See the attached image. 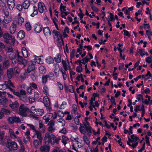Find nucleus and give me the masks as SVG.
I'll return each mask as SVG.
<instances>
[{
    "label": "nucleus",
    "instance_id": "obj_37",
    "mask_svg": "<svg viewBox=\"0 0 152 152\" xmlns=\"http://www.w3.org/2000/svg\"><path fill=\"white\" fill-rule=\"evenodd\" d=\"M58 122L60 123V125L64 126L65 124V120L62 118H60L57 120Z\"/></svg>",
    "mask_w": 152,
    "mask_h": 152
},
{
    "label": "nucleus",
    "instance_id": "obj_9",
    "mask_svg": "<svg viewBox=\"0 0 152 152\" xmlns=\"http://www.w3.org/2000/svg\"><path fill=\"white\" fill-rule=\"evenodd\" d=\"M18 61L19 64H23L25 66L27 63V61L24 59L22 56H20L19 54H18Z\"/></svg>",
    "mask_w": 152,
    "mask_h": 152
},
{
    "label": "nucleus",
    "instance_id": "obj_30",
    "mask_svg": "<svg viewBox=\"0 0 152 152\" xmlns=\"http://www.w3.org/2000/svg\"><path fill=\"white\" fill-rule=\"evenodd\" d=\"M22 52L24 57L26 58L28 56V53L26 48L24 47L23 48L22 50Z\"/></svg>",
    "mask_w": 152,
    "mask_h": 152
},
{
    "label": "nucleus",
    "instance_id": "obj_14",
    "mask_svg": "<svg viewBox=\"0 0 152 152\" xmlns=\"http://www.w3.org/2000/svg\"><path fill=\"white\" fill-rule=\"evenodd\" d=\"M47 145L42 146L40 148V151L42 152H49L50 149V146Z\"/></svg>",
    "mask_w": 152,
    "mask_h": 152
},
{
    "label": "nucleus",
    "instance_id": "obj_40",
    "mask_svg": "<svg viewBox=\"0 0 152 152\" xmlns=\"http://www.w3.org/2000/svg\"><path fill=\"white\" fill-rule=\"evenodd\" d=\"M5 50L8 53L13 52V49L10 46L6 47H5Z\"/></svg>",
    "mask_w": 152,
    "mask_h": 152
},
{
    "label": "nucleus",
    "instance_id": "obj_10",
    "mask_svg": "<svg viewBox=\"0 0 152 152\" xmlns=\"http://www.w3.org/2000/svg\"><path fill=\"white\" fill-rule=\"evenodd\" d=\"M9 57L13 64H15L16 63V55L15 52L11 53L9 55Z\"/></svg>",
    "mask_w": 152,
    "mask_h": 152
},
{
    "label": "nucleus",
    "instance_id": "obj_64",
    "mask_svg": "<svg viewBox=\"0 0 152 152\" xmlns=\"http://www.w3.org/2000/svg\"><path fill=\"white\" fill-rule=\"evenodd\" d=\"M20 152H25L24 147L23 144L20 145Z\"/></svg>",
    "mask_w": 152,
    "mask_h": 152
},
{
    "label": "nucleus",
    "instance_id": "obj_34",
    "mask_svg": "<svg viewBox=\"0 0 152 152\" xmlns=\"http://www.w3.org/2000/svg\"><path fill=\"white\" fill-rule=\"evenodd\" d=\"M66 7L65 6H63L62 3H61L60 9V10L61 11V14H64V12L66 10Z\"/></svg>",
    "mask_w": 152,
    "mask_h": 152
},
{
    "label": "nucleus",
    "instance_id": "obj_58",
    "mask_svg": "<svg viewBox=\"0 0 152 152\" xmlns=\"http://www.w3.org/2000/svg\"><path fill=\"white\" fill-rule=\"evenodd\" d=\"M33 89H32L31 88V86L28 87L27 88L26 91L27 93L29 94H31L32 93V90H33Z\"/></svg>",
    "mask_w": 152,
    "mask_h": 152
},
{
    "label": "nucleus",
    "instance_id": "obj_26",
    "mask_svg": "<svg viewBox=\"0 0 152 152\" xmlns=\"http://www.w3.org/2000/svg\"><path fill=\"white\" fill-rule=\"evenodd\" d=\"M53 65L54 67V73L56 74H58V72L60 71V68L59 67V65L57 64H54ZM57 75L58 76V75Z\"/></svg>",
    "mask_w": 152,
    "mask_h": 152
},
{
    "label": "nucleus",
    "instance_id": "obj_60",
    "mask_svg": "<svg viewBox=\"0 0 152 152\" xmlns=\"http://www.w3.org/2000/svg\"><path fill=\"white\" fill-rule=\"evenodd\" d=\"M131 137L132 139L136 142L139 139L138 137L135 136L134 134L131 135Z\"/></svg>",
    "mask_w": 152,
    "mask_h": 152
},
{
    "label": "nucleus",
    "instance_id": "obj_3",
    "mask_svg": "<svg viewBox=\"0 0 152 152\" xmlns=\"http://www.w3.org/2000/svg\"><path fill=\"white\" fill-rule=\"evenodd\" d=\"M6 146L10 151L17 150L18 148V145L17 143L14 141H12L10 139H7Z\"/></svg>",
    "mask_w": 152,
    "mask_h": 152
},
{
    "label": "nucleus",
    "instance_id": "obj_23",
    "mask_svg": "<svg viewBox=\"0 0 152 152\" xmlns=\"http://www.w3.org/2000/svg\"><path fill=\"white\" fill-rule=\"evenodd\" d=\"M43 103L46 107H49L50 104L49 99L47 96H45L43 98Z\"/></svg>",
    "mask_w": 152,
    "mask_h": 152
},
{
    "label": "nucleus",
    "instance_id": "obj_51",
    "mask_svg": "<svg viewBox=\"0 0 152 152\" xmlns=\"http://www.w3.org/2000/svg\"><path fill=\"white\" fill-rule=\"evenodd\" d=\"M43 91L45 94H48V89L46 86H44L43 87Z\"/></svg>",
    "mask_w": 152,
    "mask_h": 152
},
{
    "label": "nucleus",
    "instance_id": "obj_7",
    "mask_svg": "<svg viewBox=\"0 0 152 152\" xmlns=\"http://www.w3.org/2000/svg\"><path fill=\"white\" fill-rule=\"evenodd\" d=\"M7 121L11 124L14 123H19L21 122V120L18 117L13 116L8 118Z\"/></svg>",
    "mask_w": 152,
    "mask_h": 152
},
{
    "label": "nucleus",
    "instance_id": "obj_63",
    "mask_svg": "<svg viewBox=\"0 0 152 152\" xmlns=\"http://www.w3.org/2000/svg\"><path fill=\"white\" fill-rule=\"evenodd\" d=\"M14 71L15 73L18 74L20 72V69L19 67H16L15 68Z\"/></svg>",
    "mask_w": 152,
    "mask_h": 152
},
{
    "label": "nucleus",
    "instance_id": "obj_32",
    "mask_svg": "<svg viewBox=\"0 0 152 152\" xmlns=\"http://www.w3.org/2000/svg\"><path fill=\"white\" fill-rule=\"evenodd\" d=\"M54 59L55 61L58 63L61 62V56L60 53H59L57 54L54 57Z\"/></svg>",
    "mask_w": 152,
    "mask_h": 152
},
{
    "label": "nucleus",
    "instance_id": "obj_13",
    "mask_svg": "<svg viewBox=\"0 0 152 152\" xmlns=\"http://www.w3.org/2000/svg\"><path fill=\"white\" fill-rule=\"evenodd\" d=\"M13 93L14 95L17 96H21L25 95L26 94V91L23 89L20 90L19 92L18 91H15V90Z\"/></svg>",
    "mask_w": 152,
    "mask_h": 152
},
{
    "label": "nucleus",
    "instance_id": "obj_35",
    "mask_svg": "<svg viewBox=\"0 0 152 152\" xmlns=\"http://www.w3.org/2000/svg\"><path fill=\"white\" fill-rule=\"evenodd\" d=\"M39 71L41 73H45L46 72V69L45 67L43 66H41L39 68Z\"/></svg>",
    "mask_w": 152,
    "mask_h": 152
},
{
    "label": "nucleus",
    "instance_id": "obj_57",
    "mask_svg": "<svg viewBox=\"0 0 152 152\" xmlns=\"http://www.w3.org/2000/svg\"><path fill=\"white\" fill-rule=\"evenodd\" d=\"M29 102L30 103H33L35 101V99L34 98L30 96L29 97Z\"/></svg>",
    "mask_w": 152,
    "mask_h": 152
},
{
    "label": "nucleus",
    "instance_id": "obj_45",
    "mask_svg": "<svg viewBox=\"0 0 152 152\" xmlns=\"http://www.w3.org/2000/svg\"><path fill=\"white\" fill-rule=\"evenodd\" d=\"M1 110L4 114H5L6 115H8L10 114V111L7 109L1 108Z\"/></svg>",
    "mask_w": 152,
    "mask_h": 152
},
{
    "label": "nucleus",
    "instance_id": "obj_46",
    "mask_svg": "<svg viewBox=\"0 0 152 152\" xmlns=\"http://www.w3.org/2000/svg\"><path fill=\"white\" fill-rule=\"evenodd\" d=\"M9 17H5L4 19V22L5 23H8L11 21L10 18H9Z\"/></svg>",
    "mask_w": 152,
    "mask_h": 152
},
{
    "label": "nucleus",
    "instance_id": "obj_42",
    "mask_svg": "<svg viewBox=\"0 0 152 152\" xmlns=\"http://www.w3.org/2000/svg\"><path fill=\"white\" fill-rule=\"evenodd\" d=\"M54 61L53 58L51 57H49L46 59V62L48 64L53 63Z\"/></svg>",
    "mask_w": 152,
    "mask_h": 152
},
{
    "label": "nucleus",
    "instance_id": "obj_16",
    "mask_svg": "<svg viewBox=\"0 0 152 152\" xmlns=\"http://www.w3.org/2000/svg\"><path fill=\"white\" fill-rule=\"evenodd\" d=\"M53 116V114L52 113H50L47 114H46L45 116L43 117V119H45V122L47 123L49 121V120L52 118Z\"/></svg>",
    "mask_w": 152,
    "mask_h": 152
},
{
    "label": "nucleus",
    "instance_id": "obj_1",
    "mask_svg": "<svg viewBox=\"0 0 152 152\" xmlns=\"http://www.w3.org/2000/svg\"><path fill=\"white\" fill-rule=\"evenodd\" d=\"M45 143L46 145H49L50 142L51 145H54L55 143L58 144L59 140H61L60 137H56V136L53 134H50L48 132L46 133L44 137Z\"/></svg>",
    "mask_w": 152,
    "mask_h": 152
},
{
    "label": "nucleus",
    "instance_id": "obj_5",
    "mask_svg": "<svg viewBox=\"0 0 152 152\" xmlns=\"http://www.w3.org/2000/svg\"><path fill=\"white\" fill-rule=\"evenodd\" d=\"M4 83L6 86L7 88H8L12 92H13L15 90V86L11 81L9 80L8 81H4Z\"/></svg>",
    "mask_w": 152,
    "mask_h": 152
},
{
    "label": "nucleus",
    "instance_id": "obj_53",
    "mask_svg": "<svg viewBox=\"0 0 152 152\" xmlns=\"http://www.w3.org/2000/svg\"><path fill=\"white\" fill-rule=\"evenodd\" d=\"M65 71H61L63 78L64 80H65L67 78V76Z\"/></svg>",
    "mask_w": 152,
    "mask_h": 152
},
{
    "label": "nucleus",
    "instance_id": "obj_48",
    "mask_svg": "<svg viewBox=\"0 0 152 152\" xmlns=\"http://www.w3.org/2000/svg\"><path fill=\"white\" fill-rule=\"evenodd\" d=\"M83 138L84 141L87 144H89L90 143V142L88 140L87 137L85 135H84L83 136Z\"/></svg>",
    "mask_w": 152,
    "mask_h": 152
},
{
    "label": "nucleus",
    "instance_id": "obj_36",
    "mask_svg": "<svg viewBox=\"0 0 152 152\" xmlns=\"http://www.w3.org/2000/svg\"><path fill=\"white\" fill-rule=\"evenodd\" d=\"M137 51L142 56H143L145 55V52L144 51V49H137Z\"/></svg>",
    "mask_w": 152,
    "mask_h": 152
},
{
    "label": "nucleus",
    "instance_id": "obj_61",
    "mask_svg": "<svg viewBox=\"0 0 152 152\" xmlns=\"http://www.w3.org/2000/svg\"><path fill=\"white\" fill-rule=\"evenodd\" d=\"M84 128V126L80 128V132L83 134H85L86 132V130L83 129Z\"/></svg>",
    "mask_w": 152,
    "mask_h": 152
},
{
    "label": "nucleus",
    "instance_id": "obj_43",
    "mask_svg": "<svg viewBox=\"0 0 152 152\" xmlns=\"http://www.w3.org/2000/svg\"><path fill=\"white\" fill-rule=\"evenodd\" d=\"M30 132L29 130H27L26 132L25 133V135L24 137L25 138L27 139H28V140H30Z\"/></svg>",
    "mask_w": 152,
    "mask_h": 152
},
{
    "label": "nucleus",
    "instance_id": "obj_28",
    "mask_svg": "<svg viewBox=\"0 0 152 152\" xmlns=\"http://www.w3.org/2000/svg\"><path fill=\"white\" fill-rule=\"evenodd\" d=\"M57 44L58 47L59 48H61L62 45H63V41L62 37L58 38Z\"/></svg>",
    "mask_w": 152,
    "mask_h": 152
},
{
    "label": "nucleus",
    "instance_id": "obj_62",
    "mask_svg": "<svg viewBox=\"0 0 152 152\" xmlns=\"http://www.w3.org/2000/svg\"><path fill=\"white\" fill-rule=\"evenodd\" d=\"M136 107L137 108L138 110L139 111H142L143 109H144V106L143 105H142V106H140V105L136 106Z\"/></svg>",
    "mask_w": 152,
    "mask_h": 152
},
{
    "label": "nucleus",
    "instance_id": "obj_31",
    "mask_svg": "<svg viewBox=\"0 0 152 152\" xmlns=\"http://www.w3.org/2000/svg\"><path fill=\"white\" fill-rule=\"evenodd\" d=\"M3 38L4 39H11L12 36L10 35L9 33H5L2 34Z\"/></svg>",
    "mask_w": 152,
    "mask_h": 152
},
{
    "label": "nucleus",
    "instance_id": "obj_18",
    "mask_svg": "<svg viewBox=\"0 0 152 152\" xmlns=\"http://www.w3.org/2000/svg\"><path fill=\"white\" fill-rule=\"evenodd\" d=\"M35 64H36L35 62H34V63L33 62H32L31 64L29 65L27 68V71L28 73H30L32 71L34 70L35 69Z\"/></svg>",
    "mask_w": 152,
    "mask_h": 152
},
{
    "label": "nucleus",
    "instance_id": "obj_6",
    "mask_svg": "<svg viewBox=\"0 0 152 152\" xmlns=\"http://www.w3.org/2000/svg\"><path fill=\"white\" fill-rule=\"evenodd\" d=\"M55 122L53 120H51L48 124V131L50 133H53L55 130V128L54 127Z\"/></svg>",
    "mask_w": 152,
    "mask_h": 152
},
{
    "label": "nucleus",
    "instance_id": "obj_49",
    "mask_svg": "<svg viewBox=\"0 0 152 152\" xmlns=\"http://www.w3.org/2000/svg\"><path fill=\"white\" fill-rule=\"evenodd\" d=\"M39 141L37 140H35L34 141V145L35 148H38L39 144Z\"/></svg>",
    "mask_w": 152,
    "mask_h": 152
},
{
    "label": "nucleus",
    "instance_id": "obj_2",
    "mask_svg": "<svg viewBox=\"0 0 152 152\" xmlns=\"http://www.w3.org/2000/svg\"><path fill=\"white\" fill-rule=\"evenodd\" d=\"M22 5L25 9H27L29 7L30 10H32L34 9V12L31 14L32 15H35L37 14L38 10L37 7L35 6H33L32 4H31L30 1L28 0L25 1L23 3Z\"/></svg>",
    "mask_w": 152,
    "mask_h": 152
},
{
    "label": "nucleus",
    "instance_id": "obj_24",
    "mask_svg": "<svg viewBox=\"0 0 152 152\" xmlns=\"http://www.w3.org/2000/svg\"><path fill=\"white\" fill-rule=\"evenodd\" d=\"M35 134L34 136L36 135L37 138L39 140L40 142L41 143L42 141V137L41 133L39 131L36 130L35 132Z\"/></svg>",
    "mask_w": 152,
    "mask_h": 152
},
{
    "label": "nucleus",
    "instance_id": "obj_4",
    "mask_svg": "<svg viewBox=\"0 0 152 152\" xmlns=\"http://www.w3.org/2000/svg\"><path fill=\"white\" fill-rule=\"evenodd\" d=\"M31 110L32 113L37 116L42 115L44 113V111L42 109L36 108L34 106L31 107Z\"/></svg>",
    "mask_w": 152,
    "mask_h": 152
},
{
    "label": "nucleus",
    "instance_id": "obj_15",
    "mask_svg": "<svg viewBox=\"0 0 152 152\" xmlns=\"http://www.w3.org/2000/svg\"><path fill=\"white\" fill-rule=\"evenodd\" d=\"M7 75L9 79H11L14 76V72L12 68H10L7 70Z\"/></svg>",
    "mask_w": 152,
    "mask_h": 152
},
{
    "label": "nucleus",
    "instance_id": "obj_22",
    "mask_svg": "<svg viewBox=\"0 0 152 152\" xmlns=\"http://www.w3.org/2000/svg\"><path fill=\"white\" fill-rule=\"evenodd\" d=\"M19 106L18 103L16 101L13 102L9 104V106L12 109H16L18 108Z\"/></svg>",
    "mask_w": 152,
    "mask_h": 152
},
{
    "label": "nucleus",
    "instance_id": "obj_41",
    "mask_svg": "<svg viewBox=\"0 0 152 152\" xmlns=\"http://www.w3.org/2000/svg\"><path fill=\"white\" fill-rule=\"evenodd\" d=\"M24 21V19L22 17H20L18 20L17 23L19 25L21 26Z\"/></svg>",
    "mask_w": 152,
    "mask_h": 152
},
{
    "label": "nucleus",
    "instance_id": "obj_52",
    "mask_svg": "<svg viewBox=\"0 0 152 152\" xmlns=\"http://www.w3.org/2000/svg\"><path fill=\"white\" fill-rule=\"evenodd\" d=\"M27 125L28 126L30 129H32L34 131V132L37 130L35 127L33 125L30 124H27Z\"/></svg>",
    "mask_w": 152,
    "mask_h": 152
},
{
    "label": "nucleus",
    "instance_id": "obj_29",
    "mask_svg": "<svg viewBox=\"0 0 152 152\" xmlns=\"http://www.w3.org/2000/svg\"><path fill=\"white\" fill-rule=\"evenodd\" d=\"M9 134L10 137L12 138L15 139L17 138L13 130L11 129H9Z\"/></svg>",
    "mask_w": 152,
    "mask_h": 152
},
{
    "label": "nucleus",
    "instance_id": "obj_50",
    "mask_svg": "<svg viewBox=\"0 0 152 152\" xmlns=\"http://www.w3.org/2000/svg\"><path fill=\"white\" fill-rule=\"evenodd\" d=\"M7 88L4 82L3 83L0 84V90H4Z\"/></svg>",
    "mask_w": 152,
    "mask_h": 152
},
{
    "label": "nucleus",
    "instance_id": "obj_25",
    "mask_svg": "<svg viewBox=\"0 0 152 152\" xmlns=\"http://www.w3.org/2000/svg\"><path fill=\"white\" fill-rule=\"evenodd\" d=\"M2 65L4 69L8 68L10 66V61L8 60H5L3 62Z\"/></svg>",
    "mask_w": 152,
    "mask_h": 152
},
{
    "label": "nucleus",
    "instance_id": "obj_38",
    "mask_svg": "<svg viewBox=\"0 0 152 152\" xmlns=\"http://www.w3.org/2000/svg\"><path fill=\"white\" fill-rule=\"evenodd\" d=\"M69 140L68 137L64 135H63L62 137V142L65 145L67 143V141Z\"/></svg>",
    "mask_w": 152,
    "mask_h": 152
},
{
    "label": "nucleus",
    "instance_id": "obj_12",
    "mask_svg": "<svg viewBox=\"0 0 152 152\" xmlns=\"http://www.w3.org/2000/svg\"><path fill=\"white\" fill-rule=\"evenodd\" d=\"M28 110V108L24 104H22L19 107L20 112L21 115H23Z\"/></svg>",
    "mask_w": 152,
    "mask_h": 152
},
{
    "label": "nucleus",
    "instance_id": "obj_56",
    "mask_svg": "<svg viewBox=\"0 0 152 152\" xmlns=\"http://www.w3.org/2000/svg\"><path fill=\"white\" fill-rule=\"evenodd\" d=\"M78 138H77V137H73L71 136L70 139L72 141H75L76 142H78Z\"/></svg>",
    "mask_w": 152,
    "mask_h": 152
},
{
    "label": "nucleus",
    "instance_id": "obj_17",
    "mask_svg": "<svg viewBox=\"0 0 152 152\" xmlns=\"http://www.w3.org/2000/svg\"><path fill=\"white\" fill-rule=\"evenodd\" d=\"M62 63L65 71H67L69 68V61L68 60L67 61H64L62 60Z\"/></svg>",
    "mask_w": 152,
    "mask_h": 152
},
{
    "label": "nucleus",
    "instance_id": "obj_21",
    "mask_svg": "<svg viewBox=\"0 0 152 152\" xmlns=\"http://www.w3.org/2000/svg\"><path fill=\"white\" fill-rule=\"evenodd\" d=\"M16 30V24L13 23L10 26V32L11 34H13L15 33Z\"/></svg>",
    "mask_w": 152,
    "mask_h": 152
},
{
    "label": "nucleus",
    "instance_id": "obj_19",
    "mask_svg": "<svg viewBox=\"0 0 152 152\" xmlns=\"http://www.w3.org/2000/svg\"><path fill=\"white\" fill-rule=\"evenodd\" d=\"M43 31L45 35L46 36H50L51 34V31L48 27L44 28Z\"/></svg>",
    "mask_w": 152,
    "mask_h": 152
},
{
    "label": "nucleus",
    "instance_id": "obj_54",
    "mask_svg": "<svg viewBox=\"0 0 152 152\" xmlns=\"http://www.w3.org/2000/svg\"><path fill=\"white\" fill-rule=\"evenodd\" d=\"M146 61L149 63H150L152 62V57H148L146 58Z\"/></svg>",
    "mask_w": 152,
    "mask_h": 152
},
{
    "label": "nucleus",
    "instance_id": "obj_59",
    "mask_svg": "<svg viewBox=\"0 0 152 152\" xmlns=\"http://www.w3.org/2000/svg\"><path fill=\"white\" fill-rule=\"evenodd\" d=\"M137 99L138 100V101H140L141 100V99H142V102L144 103V101L143 99V96L142 95L140 94H138L137 96Z\"/></svg>",
    "mask_w": 152,
    "mask_h": 152
},
{
    "label": "nucleus",
    "instance_id": "obj_8",
    "mask_svg": "<svg viewBox=\"0 0 152 152\" xmlns=\"http://www.w3.org/2000/svg\"><path fill=\"white\" fill-rule=\"evenodd\" d=\"M38 10L41 13L45 12L47 11V10L43 3L39 2L38 3Z\"/></svg>",
    "mask_w": 152,
    "mask_h": 152
},
{
    "label": "nucleus",
    "instance_id": "obj_20",
    "mask_svg": "<svg viewBox=\"0 0 152 152\" xmlns=\"http://www.w3.org/2000/svg\"><path fill=\"white\" fill-rule=\"evenodd\" d=\"M34 31L37 33L40 32L42 30V26L39 24H37L34 26Z\"/></svg>",
    "mask_w": 152,
    "mask_h": 152
},
{
    "label": "nucleus",
    "instance_id": "obj_47",
    "mask_svg": "<svg viewBox=\"0 0 152 152\" xmlns=\"http://www.w3.org/2000/svg\"><path fill=\"white\" fill-rule=\"evenodd\" d=\"M52 33L55 34L56 36H57L58 38V37H62L61 35H60V33L58 31H57L54 30L53 31Z\"/></svg>",
    "mask_w": 152,
    "mask_h": 152
},
{
    "label": "nucleus",
    "instance_id": "obj_33",
    "mask_svg": "<svg viewBox=\"0 0 152 152\" xmlns=\"http://www.w3.org/2000/svg\"><path fill=\"white\" fill-rule=\"evenodd\" d=\"M7 102V99L4 96H3L0 98V104H4Z\"/></svg>",
    "mask_w": 152,
    "mask_h": 152
},
{
    "label": "nucleus",
    "instance_id": "obj_11",
    "mask_svg": "<svg viewBox=\"0 0 152 152\" xmlns=\"http://www.w3.org/2000/svg\"><path fill=\"white\" fill-rule=\"evenodd\" d=\"M15 0H7V6L11 10H12L15 6Z\"/></svg>",
    "mask_w": 152,
    "mask_h": 152
},
{
    "label": "nucleus",
    "instance_id": "obj_44",
    "mask_svg": "<svg viewBox=\"0 0 152 152\" xmlns=\"http://www.w3.org/2000/svg\"><path fill=\"white\" fill-rule=\"evenodd\" d=\"M25 26L26 30L28 31H29L31 29V27L29 22H27L25 24Z\"/></svg>",
    "mask_w": 152,
    "mask_h": 152
},
{
    "label": "nucleus",
    "instance_id": "obj_27",
    "mask_svg": "<svg viewBox=\"0 0 152 152\" xmlns=\"http://www.w3.org/2000/svg\"><path fill=\"white\" fill-rule=\"evenodd\" d=\"M25 36V33L22 30L20 31L18 33L17 37L20 39L23 38Z\"/></svg>",
    "mask_w": 152,
    "mask_h": 152
},
{
    "label": "nucleus",
    "instance_id": "obj_39",
    "mask_svg": "<svg viewBox=\"0 0 152 152\" xmlns=\"http://www.w3.org/2000/svg\"><path fill=\"white\" fill-rule=\"evenodd\" d=\"M49 77V76L48 75H46L45 76H43L42 77V83L43 84H45L47 80V78Z\"/></svg>",
    "mask_w": 152,
    "mask_h": 152
},
{
    "label": "nucleus",
    "instance_id": "obj_55",
    "mask_svg": "<svg viewBox=\"0 0 152 152\" xmlns=\"http://www.w3.org/2000/svg\"><path fill=\"white\" fill-rule=\"evenodd\" d=\"M4 12L5 15V17H9V12L7 8L4 10Z\"/></svg>",
    "mask_w": 152,
    "mask_h": 152
}]
</instances>
